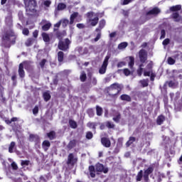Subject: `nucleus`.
Segmentation results:
<instances>
[{
  "label": "nucleus",
  "instance_id": "nucleus-1",
  "mask_svg": "<svg viewBox=\"0 0 182 182\" xmlns=\"http://www.w3.org/2000/svg\"><path fill=\"white\" fill-rule=\"evenodd\" d=\"M13 23L11 17L6 18V28L4 34L2 37L3 43H7L8 45L15 44L16 41V35L12 30Z\"/></svg>",
  "mask_w": 182,
  "mask_h": 182
},
{
  "label": "nucleus",
  "instance_id": "nucleus-2",
  "mask_svg": "<svg viewBox=\"0 0 182 182\" xmlns=\"http://www.w3.org/2000/svg\"><path fill=\"white\" fill-rule=\"evenodd\" d=\"M27 15H33L36 12V1L35 0H23Z\"/></svg>",
  "mask_w": 182,
  "mask_h": 182
},
{
  "label": "nucleus",
  "instance_id": "nucleus-3",
  "mask_svg": "<svg viewBox=\"0 0 182 182\" xmlns=\"http://www.w3.org/2000/svg\"><path fill=\"white\" fill-rule=\"evenodd\" d=\"M87 22L90 23L91 26H96L99 23V14L93 11L87 13Z\"/></svg>",
  "mask_w": 182,
  "mask_h": 182
},
{
  "label": "nucleus",
  "instance_id": "nucleus-4",
  "mask_svg": "<svg viewBox=\"0 0 182 182\" xmlns=\"http://www.w3.org/2000/svg\"><path fill=\"white\" fill-rule=\"evenodd\" d=\"M120 90H122V85L119 83H114L108 88L107 93L111 97H114V96L119 95Z\"/></svg>",
  "mask_w": 182,
  "mask_h": 182
},
{
  "label": "nucleus",
  "instance_id": "nucleus-5",
  "mask_svg": "<svg viewBox=\"0 0 182 182\" xmlns=\"http://www.w3.org/2000/svg\"><path fill=\"white\" fill-rule=\"evenodd\" d=\"M161 10L159 7H154L146 13V19H151L154 16H157Z\"/></svg>",
  "mask_w": 182,
  "mask_h": 182
},
{
  "label": "nucleus",
  "instance_id": "nucleus-6",
  "mask_svg": "<svg viewBox=\"0 0 182 182\" xmlns=\"http://www.w3.org/2000/svg\"><path fill=\"white\" fill-rule=\"evenodd\" d=\"M109 59H110V55H106L103 61V63L99 70V73L100 75H105V73H106V70L107 69V65H109Z\"/></svg>",
  "mask_w": 182,
  "mask_h": 182
},
{
  "label": "nucleus",
  "instance_id": "nucleus-7",
  "mask_svg": "<svg viewBox=\"0 0 182 182\" xmlns=\"http://www.w3.org/2000/svg\"><path fill=\"white\" fill-rule=\"evenodd\" d=\"M70 43H71V42L69 38H65L64 41H60L58 43V48L60 50H68Z\"/></svg>",
  "mask_w": 182,
  "mask_h": 182
},
{
  "label": "nucleus",
  "instance_id": "nucleus-8",
  "mask_svg": "<svg viewBox=\"0 0 182 182\" xmlns=\"http://www.w3.org/2000/svg\"><path fill=\"white\" fill-rule=\"evenodd\" d=\"M75 22H80L82 21V16L79 15V13L74 12L70 16V25H73Z\"/></svg>",
  "mask_w": 182,
  "mask_h": 182
},
{
  "label": "nucleus",
  "instance_id": "nucleus-9",
  "mask_svg": "<svg viewBox=\"0 0 182 182\" xmlns=\"http://www.w3.org/2000/svg\"><path fill=\"white\" fill-rule=\"evenodd\" d=\"M153 171H154V165H151L149 166V168L146 170H144V180L146 182H149V176H150V174H151V173H153Z\"/></svg>",
  "mask_w": 182,
  "mask_h": 182
},
{
  "label": "nucleus",
  "instance_id": "nucleus-10",
  "mask_svg": "<svg viewBox=\"0 0 182 182\" xmlns=\"http://www.w3.org/2000/svg\"><path fill=\"white\" fill-rule=\"evenodd\" d=\"M139 60L141 63H144L147 60V51L144 49H141L139 52Z\"/></svg>",
  "mask_w": 182,
  "mask_h": 182
},
{
  "label": "nucleus",
  "instance_id": "nucleus-11",
  "mask_svg": "<svg viewBox=\"0 0 182 182\" xmlns=\"http://www.w3.org/2000/svg\"><path fill=\"white\" fill-rule=\"evenodd\" d=\"M77 162V157L75 156L73 154H70L68 157L67 164H71L74 166L75 163Z\"/></svg>",
  "mask_w": 182,
  "mask_h": 182
},
{
  "label": "nucleus",
  "instance_id": "nucleus-12",
  "mask_svg": "<svg viewBox=\"0 0 182 182\" xmlns=\"http://www.w3.org/2000/svg\"><path fill=\"white\" fill-rule=\"evenodd\" d=\"M95 169L96 171H98L100 173H105V174H106V173L109 171V169L107 168H105V166L100 163L95 165Z\"/></svg>",
  "mask_w": 182,
  "mask_h": 182
},
{
  "label": "nucleus",
  "instance_id": "nucleus-13",
  "mask_svg": "<svg viewBox=\"0 0 182 182\" xmlns=\"http://www.w3.org/2000/svg\"><path fill=\"white\" fill-rule=\"evenodd\" d=\"M101 143L104 147L109 148L110 147L112 143L110 142V139L109 138L103 137L101 139Z\"/></svg>",
  "mask_w": 182,
  "mask_h": 182
},
{
  "label": "nucleus",
  "instance_id": "nucleus-14",
  "mask_svg": "<svg viewBox=\"0 0 182 182\" xmlns=\"http://www.w3.org/2000/svg\"><path fill=\"white\" fill-rule=\"evenodd\" d=\"M106 26V21L105 19L100 20L98 28L95 29V32H102V29Z\"/></svg>",
  "mask_w": 182,
  "mask_h": 182
},
{
  "label": "nucleus",
  "instance_id": "nucleus-15",
  "mask_svg": "<svg viewBox=\"0 0 182 182\" xmlns=\"http://www.w3.org/2000/svg\"><path fill=\"white\" fill-rule=\"evenodd\" d=\"M50 178H52L50 173L42 175L39 178V182H48V180H50Z\"/></svg>",
  "mask_w": 182,
  "mask_h": 182
},
{
  "label": "nucleus",
  "instance_id": "nucleus-16",
  "mask_svg": "<svg viewBox=\"0 0 182 182\" xmlns=\"http://www.w3.org/2000/svg\"><path fill=\"white\" fill-rule=\"evenodd\" d=\"M23 66L28 72H31V70H33V65H32V63L29 62H23Z\"/></svg>",
  "mask_w": 182,
  "mask_h": 182
},
{
  "label": "nucleus",
  "instance_id": "nucleus-17",
  "mask_svg": "<svg viewBox=\"0 0 182 182\" xmlns=\"http://www.w3.org/2000/svg\"><path fill=\"white\" fill-rule=\"evenodd\" d=\"M16 151V143L11 141L9 145V153H15Z\"/></svg>",
  "mask_w": 182,
  "mask_h": 182
},
{
  "label": "nucleus",
  "instance_id": "nucleus-18",
  "mask_svg": "<svg viewBox=\"0 0 182 182\" xmlns=\"http://www.w3.org/2000/svg\"><path fill=\"white\" fill-rule=\"evenodd\" d=\"M172 18L175 22H182V17L177 12L173 13Z\"/></svg>",
  "mask_w": 182,
  "mask_h": 182
},
{
  "label": "nucleus",
  "instance_id": "nucleus-19",
  "mask_svg": "<svg viewBox=\"0 0 182 182\" xmlns=\"http://www.w3.org/2000/svg\"><path fill=\"white\" fill-rule=\"evenodd\" d=\"M18 75L20 77H25V71L23 70V63H20L19 65Z\"/></svg>",
  "mask_w": 182,
  "mask_h": 182
},
{
  "label": "nucleus",
  "instance_id": "nucleus-20",
  "mask_svg": "<svg viewBox=\"0 0 182 182\" xmlns=\"http://www.w3.org/2000/svg\"><path fill=\"white\" fill-rule=\"evenodd\" d=\"M29 141H35V143H38L39 141V136H38L36 134H31L29 136Z\"/></svg>",
  "mask_w": 182,
  "mask_h": 182
},
{
  "label": "nucleus",
  "instance_id": "nucleus-21",
  "mask_svg": "<svg viewBox=\"0 0 182 182\" xmlns=\"http://www.w3.org/2000/svg\"><path fill=\"white\" fill-rule=\"evenodd\" d=\"M43 97L45 100V102H49V100H50V92H49V91H46L45 92H43Z\"/></svg>",
  "mask_w": 182,
  "mask_h": 182
},
{
  "label": "nucleus",
  "instance_id": "nucleus-22",
  "mask_svg": "<svg viewBox=\"0 0 182 182\" xmlns=\"http://www.w3.org/2000/svg\"><path fill=\"white\" fill-rule=\"evenodd\" d=\"M89 171L91 177L92 178H95V177H96V171H95V166H89Z\"/></svg>",
  "mask_w": 182,
  "mask_h": 182
},
{
  "label": "nucleus",
  "instance_id": "nucleus-23",
  "mask_svg": "<svg viewBox=\"0 0 182 182\" xmlns=\"http://www.w3.org/2000/svg\"><path fill=\"white\" fill-rule=\"evenodd\" d=\"M166 120V118L163 115H160L156 119V123L159 124V126L163 124V122Z\"/></svg>",
  "mask_w": 182,
  "mask_h": 182
},
{
  "label": "nucleus",
  "instance_id": "nucleus-24",
  "mask_svg": "<svg viewBox=\"0 0 182 182\" xmlns=\"http://www.w3.org/2000/svg\"><path fill=\"white\" fill-rule=\"evenodd\" d=\"M47 136L50 140H55V139H56V132H55V131H51L49 133H47Z\"/></svg>",
  "mask_w": 182,
  "mask_h": 182
},
{
  "label": "nucleus",
  "instance_id": "nucleus-25",
  "mask_svg": "<svg viewBox=\"0 0 182 182\" xmlns=\"http://www.w3.org/2000/svg\"><path fill=\"white\" fill-rule=\"evenodd\" d=\"M96 126H97V123L96 122H88L87 124V127H89L90 129H92L94 132H96Z\"/></svg>",
  "mask_w": 182,
  "mask_h": 182
},
{
  "label": "nucleus",
  "instance_id": "nucleus-26",
  "mask_svg": "<svg viewBox=\"0 0 182 182\" xmlns=\"http://www.w3.org/2000/svg\"><path fill=\"white\" fill-rule=\"evenodd\" d=\"M129 43L127 42H122L118 45V49L119 50H123V49H126L128 46Z\"/></svg>",
  "mask_w": 182,
  "mask_h": 182
},
{
  "label": "nucleus",
  "instance_id": "nucleus-27",
  "mask_svg": "<svg viewBox=\"0 0 182 182\" xmlns=\"http://www.w3.org/2000/svg\"><path fill=\"white\" fill-rule=\"evenodd\" d=\"M60 22H61L62 26L63 28H66V26H68V25H69V23L70 24V21H69V20L67 18H63V19L60 20Z\"/></svg>",
  "mask_w": 182,
  "mask_h": 182
},
{
  "label": "nucleus",
  "instance_id": "nucleus-28",
  "mask_svg": "<svg viewBox=\"0 0 182 182\" xmlns=\"http://www.w3.org/2000/svg\"><path fill=\"white\" fill-rule=\"evenodd\" d=\"M168 85L169 87H173V89H175V87H177V86H178V82L171 80L168 82Z\"/></svg>",
  "mask_w": 182,
  "mask_h": 182
},
{
  "label": "nucleus",
  "instance_id": "nucleus-29",
  "mask_svg": "<svg viewBox=\"0 0 182 182\" xmlns=\"http://www.w3.org/2000/svg\"><path fill=\"white\" fill-rule=\"evenodd\" d=\"M121 100H125L126 102H132V97H130L129 95H127L126 94L122 95L120 96Z\"/></svg>",
  "mask_w": 182,
  "mask_h": 182
},
{
  "label": "nucleus",
  "instance_id": "nucleus-30",
  "mask_svg": "<svg viewBox=\"0 0 182 182\" xmlns=\"http://www.w3.org/2000/svg\"><path fill=\"white\" fill-rule=\"evenodd\" d=\"M134 141H136V137H134V136H130V137H129V139L128 141L126 143L127 147L130 146L131 144H133V143H134Z\"/></svg>",
  "mask_w": 182,
  "mask_h": 182
},
{
  "label": "nucleus",
  "instance_id": "nucleus-31",
  "mask_svg": "<svg viewBox=\"0 0 182 182\" xmlns=\"http://www.w3.org/2000/svg\"><path fill=\"white\" fill-rule=\"evenodd\" d=\"M143 177L144 178V175H143V170H141L138 172L136 175V181H140L141 178H143Z\"/></svg>",
  "mask_w": 182,
  "mask_h": 182
},
{
  "label": "nucleus",
  "instance_id": "nucleus-32",
  "mask_svg": "<svg viewBox=\"0 0 182 182\" xmlns=\"http://www.w3.org/2000/svg\"><path fill=\"white\" fill-rule=\"evenodd\" d=\"M43 148L44 149V150H48V149H49V147H50V142H49V141L46 140L43 142Z\"/></svg>",
  "mask_w": 182,
  "mask_h": 182
},
{
  "label": "nucleus",
  "instance_id": "nucleus-33",
  "mask_svg": "<svg viewBox=\"0 0 182 182\" xmlns=\"http://www.w3.org/2000/svg\"><path fill=\"white\" fill-rule=\"evenodd\" d=\"M42 38H43L44 42H50V38L49 37V34H48L46 33H42Z\"/></svg>",
  "mask_w": 182,
  "mask_h": 182
},
{
  "label": "nucleus",
  "instance_id": "nucleus-34",
  "mask_svg": "<svg viewBox=\"0 0 182 182\" xmlns=\"http://www.w3.org/2000/svg\"><path fill=\"white\" fill-rule=\"evenodd\" d=\"M139 83H141L142 87H147L149 86V79L141 80Z\"/></svg>",
  "mask_w": 182,
  "mask_h": 182
},
{
  "label": "nucleus",
  "instance_id": "nucleus-35",
  "mask_svg": "<svg viewBox=\"0 0 182 182\" xmlns=\"http://www.w3.org/2000/svg\"><path fill=\"white\" fill-rule=\"evenodd\" d=\"M63 9H66V4L63 3L58 4L56 11H63Z\"/></svg>",
  "mask_w": 182,
  "mask_h": 182
},
{
  "label": "nucleus",
  "instance_id": "nucleus-36",
  "mask_svg": "<svg viewBox=\"0 0 182 182\" xmlns=\"http://www.w3.org/2000/svg\"><path fill=\"white\" fill-rule=\"evenodd\" d=\"M69 124L72 129H76L77 127V123H76V122H75V120L70 119Z\"/></svg>",
  "mask_w": 182,
  "mask_h": 182
},
{
  "label": "nucleus",
  "instance_id": "nucleus-37",
  "mask_svg": "<svg viewBox=\"0 0 182 182\" xmlns=\"http://www.w3.org/2000/svg\"><path fill=\"white\" fill-rule=\"evenodd\" d=\"M121 115L119 112H116L114 117H113L114 122L119 123L120 122Z\"/></svg>",
  "mask_w": 182,
  "mask_h": 182
},
{
  "label": "nucleus",
  "instance_id": "nucleus-38",
  "mask_svg": "<svg viewBox=\"0 0 182 182\" xmlns=\"http://www.w3.org/2000/svg\"><path fill=\"white\" fill-rule=\"evenodd\" d=\"M180 9H181V5H176V6L170 7V11H171L172 12L180 11Z\"/></svg>",
  "mask_w": 182,
  "mask_h": 182
},
{
  "label": "nucleus",
  "instance_id": "nucleus-39",
  "mask_svg": "<svg viewBox=\"0 0 182 182\" xmlns=\"http://www.w3.org/2000/svg\"><path fill=\"white\" fill-rule=\"evenodd\" d=\"M96 112L97 116H102L103 114V109L99 107V105L96 106Z\"/></svg>",
  "mask_w": 182,
  "mask_h": 182
},
{
  "label": "nucleus",
  "instance_id": "nucleus-40",
  "mask_svg": "<svg viewBox=\"0 0 182 182\" xmlns=\"http://www.w3.org/2000/svg\"><path fill=\"white\" fill-rule=\"evenodd\" d=\"M63 58H64L63 52L59 51L58 53V62H63Z\"/></svg>",
  "mask_w": 182,
  "mask_h": 182
},
{
  "label": "nucleus",
  "instance_id": "nucleus-41",
  "mask_svg": "<svg viewBox=\"0 0 182 182\" xmlns=\"http://www.w3.org/2000/svg\"><path fill=\"white\" fill-rule=\"evenodd\" d=\"M50 26H52V24L50 23H47L42 26V29L45 31H49V29H50Z\"/></svg>",
  "mask_w": 182,
  "mask_h": 182
},
{
  "label": "nucleus",
  "instance_id": "nucleus-42",
  "mask_svg": "<svg viewBox=\"0 0 182 182\" xmlns=\"http://www.w3.org/2000/svg\"><path fill=\"white\" fill-rule=\"evenodd\" d=\"M75 146H76V140L73 139L72 141H70L68 145V149H73V147H75Z\"/></svg>",
  "mask_w": 182,
  "mask_h": 182
},
{
  "label": "nucleus",
  "instance_id": "nucleus-43",
  "mask_svg": "<svg viewBox=\"0 0 182 182\" xmlns=\"http://www.w3.org/2000/svg\"><path fill=\"white\" fill-rule=\"evenodd\" d=\"M133 66H134V57H129V67L131 69H133Z\"/></svg>",
  "mask_w": 182,
  "mask_h": 182
},
{
  "label": "nucleus",
  "instance_id": "nucleus-44",
  "mask_svg": "<svg viewBox=\"0 0 182 182\" xmlns=\"http://www.w3.org/2000/svg\"><path fill=\"white\" fill-rule=\"evenodd\" d=\"M34 42H35V39H33V38H28L26 41V46H31V45H33Z\"/></svg>",
  "mask_w": 182,
  "mask_h": 182
},
{
  "label": "nucleus",
  "instance_id": "nucleus-45",
  "mask_svg": "<svg viewBox=\"0 0 182 182\" xmlns=\"http://www.w3.org/2000/svg\"><path fill=\"white\" fill-rule=\"evenodd\" d=\"M86 73H85V71H82L80 76L81 82H85V80H86Z\"/></svg>",
  "mask_w": 182,
  "mask_h": 182
},
{
  "label": "nucleus",
  "instance_id": "nucleus-46",
  "mask_svg": "<svg viewBox=\"0 0 182 182\" xmlns=\"http://www.w3.org/2000/svg\"><path fill=\"white\" fill-rule=\"evenodd\" d=\"M87 114L90 116V117H93L95 116V111H93V109H88L87 111Z\"/></svg>",
  "mask_w": 182,
  "mask_h": 182
},
{
  "label": "nucleus",
  "instance_id": "nucleus-47",
  "mask_svg": "<svg viewBox=\"0 0 182 182\" xmlns=\"http://www.w3.org/2000/svg\"><path fill=\"white\" fill-rule=\"evenodd\" d=\"M97 33V36L95 38V42H97L100 38H102V31H96Z\"/></svg>",
  "mask_w": 182,
  "mask_h": 182
},
{
  "label": "nucleus",
  "instance_id": "nucleus-48",
  "mask_svg": "<svg viewBox=\"0 0 182 182\" xmlns=\"http://www.w3.org/2000/svg\"><path fill=\"white\" fill-rule=\"evenodd\" d=\"M167 62L168 65H174L176 63V60L171 57H169L168 58Z\"/></svg>",
  "mask_w": 182,
  "mask_h": 182
},
{
  "label": "nucleus",
  "instance_id": "nucleus-49",
  "mask_svg": "<svg viewBox=\"0 0 182 182\" xmlns=\"http://www.w3.org/2000/svg\"><path fill=\"white\" fill-rule=\"evenodd\" d=\"M31 163L28 160H21V164L23 167H25V166H28Z\"/></svg>",
  "mask_w": 182,
  "mask_h": 182
},
{
  "label": "nucleus",
  "instance_id": "nucleus-50",
  "mask_svg": "<svg viewBox=\"0 0 182 182\" xmlns=\"http://www.w3.org/2000/svg\"><path fill=\"white\" fill-rule=\"evenodd\" d=\"M86 139H87L88 140L93 139V133H92V132H87Z\"/></svg>",
  "mask_w": 182,
  "mask_h": 182
},
{
  "label": "nucleus",
  "instance_id": "nucleus-51",
  "mask_svg": "<svg viewBox=\"0 0 182 182\" xmlns=\"http://www.w3.org/2000/svg\"><path fill=\"white\" fill-rule=\"evenodd\" d=\"M51 4H52V1H50L49 0H46L43 2L44 6H46V8H49V6H50Z\"/></svg>",
  "mask_w": 182,
  "mask_h": 182
},
{
  "label": "nucleus",
  "instance_id": "nucleus-52",
  "mask_svg": "<svg viewBox=\"0 0 182 182\" xmlns=\"http://www.w3.org/2000/svg\"><path fill=\"white\" fill-rule=\"evenodd\" d=\"M168 43H170V40L169 38H166L165 40H164V41L162 42V45L164 46H167V45H168Z\"/></svg>",
  "mask_w": 182,
  "mask_h": 182
},
{
  "label": "nucleus",
  "instance_id": "nucleus-53",
  "mask_svg": "<svg viewBox=\"0 0 182 182\" xmlns=\"http://www.w3.org/2000/svg\"><path fill=\"white\" fill-rule=\"evenodd\" d=\"M166 38V31L164 29L161 31V37L160 39H164Z\"/></svg>",
  "mask_w": 182,
  "mask_h": 182
},
{
  "label": "nucleus",
  "instance_id": "nucleus-54",
  "mask_svg": "<svg viewBox=\"0 0 182 182\" xmlns=\"http://www.w3.org/2000/svg\"><path fill=\"white\" fill-rule=\"evenodd\" d=\"M60 25H62V23L60 22V20L59 22H58L54 25V27H55L54 31H58V28H60Z\"/></svg>",
  "mask_w": 182,
  "mask_h": 182
},
{
  "label": "nucleus",
  "instance_id": "nucleus-55",
  "mask_svg": "<svg viewBox=\"0 0 182 182\" xmlns=\"http://www.w3.org/2000/svg\"><path fill=\"white\" fill-rule=\"evenodd\" d=\"M107 127H108V129H114V125L113 123L110 122H107Z\"/></svg>",
  "mask_w": 182,
  "mask_h": 182
},
{
  "label": "nucleus",
  "instance_id": "nucleus-56",
  "mask_svg": "<svg viewBox=\"0 0 182 182\" xmlns=\"http://www.w3.org/2000/svg\"><path fill=\"white\" fill-rule=\"evenodd\" d=\"M22 33H23V35H26V36H28L29 35V29L23 28Z\"/></svg>",
  "mask_w": 182,
  "mask_h": 182
},
{
  "label": "nucleus",
  "instance_id": "nucleus-57",
  "mask_svg": "<svg viewBox=\"0 0 182 182\" xmlns=\"http://www.w3.org/2000/svg\"><path fill=\"white\" fill-rule=\"evenodd\" d=\"M38 113H39V108L36 106L33 109V114H38Z\"/></svg>",
  "mask_w": 182,
  "mask_h": 182
},
{
  "label": "nucleus",
  "instance_id": "nucleus-58",
  "mask_svg": "<svg viewBox=\"0 0 182 182\" xmlns=\"http://www.w3.org/2000/svg\"><path fill=\"white\" fill-rule=\"evenodd\" d=\"M123 66H126V62L121 61L117 64V68H123Z\"/></svg>",
  "mask_w": 182,
  "mask_h": 182
},
{
  "label": "nucleus",
  "instance_id": "nucleus-59",
  "mask_svg": "<svg viewBox=\"0 0 182 182\" xmlns=\"http://www.w3.org/2000/svg\"><path fill=\"white\" fill-rule=\"evenodd\" d=\"M124 74L125 75V76H129L130 75V70L125 68L124 70Z\"/></svg>",
  "mask_w": 182,
  "mask_h": 182
},
{
  "label": "nucleus",
  "instance_id": "nucleus-60",
  "mask_svg": "<svg viewBox=\"0 0 182 182\" xmlns=\"http://www.w3.org/2000/svg\"><path fill=\"white\" fill-rule=\"evenodd\" d=\"M11 167H12L13 170H17L18 164H16V163H15V162H13V163H11Z\"/></svg>",
  "mask_w": 182,
  "mask_h": 182
},
{
  "label": "nucleus",
  "instance_id": "nucleus-61",
  "mask_svg": "<svg viewBox=\"0 0 182 182\" xmlns=\"http://www.w3.org/2000/svg\"><path fill=\"white\" fill-rule=\"evenodd\" d=\"M133 0H124L122 4V5H129L130 2H132Z\"/></svg>",
  "mask_w": 182,
  "mask_h": 182
},
{
  "label": "nucleus",
  "instance_id": "nucleus-62",
  "mask_svg": "<svg viewBox=\"0 0 182 182\" xmlns=\"http://www.w3.org/2000/svg\"><path fill=\"white\" fill-rule=\"evenodd\" d=\"M77 28H78V29H83L85 28V24L83 23H77L76 25Z\"/></svg>",
  "mask_w": 182,
  "mask_h": 182
},
{
  "label": "nucleus",
  "instance_id": "nucleus-63",
  "mask_svg": "<svg viewBox=\"0 0 182 182\" xmlns=\"http://www.w3.org/2000/svg\"><path fill=\"white\" fill-rule=\"evenodd\" d=\"M151 73H153L151 71H144V76H151Z\"/></svg>",
  "mask_w": 182,
  "mask_h": 182
},
{
  "label": "nucleus",
  "instance_id": "nucleus-64",
  "mask_svg": "<svg viewBox=\"0 0 182 182\" xmlns=\"http://www.w3.org/2000/svg\"><path fill=\"white\" fill-rule=\"evenodd\" d=\"M18 18L20 21H23V14L22 12H18Z\"/></svg>",
  "mask_w": 182,
  "mask_h": 182
}]
</instances>
